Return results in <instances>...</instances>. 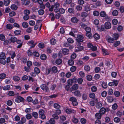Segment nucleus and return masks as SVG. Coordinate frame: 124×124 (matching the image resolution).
Instances as JSON below:
<instances>
[{"instance_id": "f257e3e1", "label": "nucleus", "mask_w": 124, "mask_h": 124, "mask_svg": "<svg viewBox=\"0 0 124 124\" xmlns=\"http://www.w3.org/2000/svg\"><path fill=\"white\" fill-rule=\"evenodd\" d=\"M44 111L43 110H40L39 112V117L42 119H46V116L44 114Z\"/></svg>"}, {"instance_id": "f03ea898", "label": "nucleus", "mask_w": 124, "mask_h": 124, "mask_svg": "<svg viewBox=\"0 0 124 124\" xmlns=\"http://www.w3.org/2000/svg\"><path fill=\"white\" fill-rule=\"evenodd\" d=\"M24 99L23 97L20 96H18L15 99V101L18 103H19L20 102H23L24 101Z\"/></svg>"}, {"instance_id": "7ed1b4c3", "label": "nucleus", "mask_w": 124, "mask_h": 124, "mask_svg": "<svg viewBox=\"0 0 124 124\" xmlns=\"http://www.w3.org/2000/svg\"><path fill=\"white\" fill-rule=\"evenodd\" d=\"M41 88L44 91H45L46 92H49V88L45 84L42 85L40 86Z\"/></svg>"}, {"instance_id": "20e7f679", "label": "nucleus", "mask_w": 124, "mask_h": 124, "mask_svg": "<svg viewBox=\"0 0 124 124\" xmlns=\"http://www.w3.org/2000/svg\"><path fill=\"white\" fill-rule=\"evenodd\" d=\"M84 37L83 36L81 35H78L77 38L76 39V41H80L81 42H83Z\"/></svg>"}, {"instance_id": "39448f33", "label": "nucleus", "mask_w": 124, "mask_h": 124, "mask_svg": "<svg viewBox=\"0 0 124 124\" xmlns=\"http://www.w3.org/2000/svg\"><path fill=\"white\" fill-rule=\"evenodd\" d=\"M104 26L106 29H109L111 27V23L108 22H107L105 23V24Z\"/></svg>"}, {"instance_id": "423d86ee", "label": "nucleus", "mask_w": 124, "mask_h": 124, "mask_svg": "<svg viewBox=\"0 0 124 124\" xmlns=\"http://www.w3.org/2000/svg\"><path fill=\"white\" fill-rule=\"evenodd\" d=\"M73 93L74 95L77 97H80L81 96L80 92L78 90H76Z\"/></svg>"}, {"instance_id": "0eeeda50", "label": "nucleus", "mask_w": 124, "mask_h": 124, "mask_svg": "<svg viewBox=\"0 0 124 124\" xmlns=\"http://www.w3.org/2000/svg\"><path fill=\"white\" fill-rule=\"evenodd\" d=\"M69 52L68 49L66 48H64L62 50V53L65 55L68 54Z\"/></svg>"}, {"instance_id": "6e6552de", "label": "nucleus", "mask_w": 124, "mask_h": 124, "mask_svg": "<svg viewBox=\"0 0 124 124\" xmlns=\"http://www.w3.org/2000/svg\"><path fill=\"white\" fill-rule=\"evenodd\" d=\"M85 10L86 12L89 11L91 10V8L89 4H87L84 7Z\"/></svg>"}, {"instance_id": "1a4fd4ad", "label": "nucleus", "mask_w": 124, "mask_h": 124, "mask_svg": "<svg viewBox=\"0 0 124 124\" xmlns=\"http://www.w3.org/2000/svg\"><path fill=\"white\" fill-rule=\"evenodd\" d=\"M23 1L22 2V4L25 6H27L30 3V1L29 0H23Z\"/></svg>"}, {"instance_id": "9d476101", "label": "nucleus", "mask_w": 124, "mask_h": 124, "mask_svg": "<svg viewBox=\"0 0 124 124\" xmlns=\"http://www.w3.org/2000/svg\"><path fill=\"white\" fill-rule=\"evenodd\" d=\"M16 41L17 44H19L17 46V48H20L22 46V45L21 41L20 40H17H17Z\"/></svg>"}, {"instance_id": "9b49d317", "label": "nucleus", "mask_w": 124, "mask_h": 124, "mask_svg": "<svg viewBox=\"0 0 124 124\" xmlns=\"http://www.w3.org/2000/svg\"><path fill=\"white\" fill-rule=\"evenodd\" d=\"M28 43L31 44L30 45L31 48H33L36 45V44H34V42L33 40L29 41L28 42Z\"/></svg>"}, {"instance_id": "f8f14e48", "label": "nucleus", "mask_w": 124, "mask_h": 124, "mask_svg": "<svg viewBox=\"0 0 124 124\" xmlns=\"http://www.w3.org/2000/svg\"><path fill=\"white\" fill-rule=\"evenodd\" d=\"M71 21L72 22L74 23H76L78 21V20L77 18L73 17L71 18Z\"/></svg>"}, {"instance_id": "ddd939ff", "label": "nucleus", "mask_w": 124, "mask_h": 124, "mask_svg": "<svg viewBox=\"0 0 124 124\" xmlns=\"http://www.w3.org/2000/svg\"><path fill=\"white\" fill-rule=\"evenodd\" d=\"M76 78H73L72 79H69L68 80L67 83L68 85H72L73 82H74V80H75Z\"/></svg>"}, {"instance_id": "4468645a", "label": "nucleus", "mask_w": 124, "mask_h": 124, "mask_svg": "<svg viewBox=\"0 0 124 124\" xmlns=\"http://www.w3.org/2000/svg\"><path fill=\"white\" fill-rule=\"evenodd\" d=\"M62 62V60L60 59H58L55 61L56 64L57 65H60L61 64Z\"/></svg>"}, {"instance_id": "2eb2a0df", "label": "nucleus", "mask_w": 124, "mask_h": 124, "mask_svg": "<svg viewBox=\"0 0 124 124\" xmlns=\"http://www.w3.org/2000/svg\"><path fill=\"white\" fill-rule=\"evenodd\" d=\"M78 88V85L76 84L73 85L71 87V89L72 90H77Z\"/></svg>"}, {"instance_id": "dca6fc26", "label": "nucleus", "mask_w": 124, "mask_h": 124, "mask_svg": "<svg viewBox=\"0 0 124 124\" xmlns=\"http://www.w3.org/2000/svg\"><path fill=\"white\" fill-rule=\"evenodd\" d=\"M49 16L51 18V20L52 21H53L55 19V17L54 16V13H50L49 15Z\"/></svg>"}, {"instance_id": "f3484780", "label": "nucleus", "mask_w": 124, "mask_h": 124, "mask_svg": "<svg viewBox=\"0 0 124 124\" xmlns=\"http://www.w3.org/2000/svg\"><path fill=\"white\" fill-rule=\"evenodd\" d=\"M17 39L16 37H12L10 38L9 40L11 42L14 43L17 40Z\"/></svg>"}, {"instance_id": "a211bd4d", "label": "nucleus", "mask_w": 124, "mask_h": 124, "mask_svg": "<svg viewBox=\"0 0 124 124\" xmlns=\"http://www.w3.org/2000/svg\"><path fill=\"white\" fill-rule=\"evenodd\" d=\"M101 114L100 113H96L95 115L96 118L99 119H100L101 117Z\"/></svg>"}, {"instance_id": "6ab92c4d", "label": "nucleus", "mask_w": 124, "mask_h": 124, "mask_svg": "<svg viewBox=\"0 0 124 124\" xmlns=\"http://www.w3.org/2000/svg\"><path fill=\"white\" fill-rule=\"evenodd\" d=\"M6 76V74L4 73H1L0 74V79H5Z\"/></svg>"}, {"instance_id": "aec40b11", "label": "nucleus", "mask_w": 124, "mask_h": 124, "mask_svg": "<svg viewBox=\"0 0 124 124\" xmlns=\"http://www.w3.org/2000/svg\"><path fill=\"white\" fill-rule=\"evenodd\" d=\"M108 101L109 102H112L113 100V98L111 96H109L107 97Z\"/></svg>"}, {"instance_id": "412c9836", "label": "nucleus", "mask_w": 124, "mask_h": 124, "mask_svg": "<svg viewBox=\"0 0 124 124\" xmlns=\"http://www.w3.org/2000/svg\"><path fill=\"white\" fill-rule=\"evenodd\" d=\"M6 57L5 56V53H2L0 54V59H5Z\"/></svg>"}, {"instance_id": "4be33fe9", "label": "nucleus", "mask_w": 124, "mask_h": 124, "mask_svg": "<svg viewBox=\"0 0 124 124\" xmlns=\"http://www.w3.org/2000/svg\"><path fill=\"white\" fill-rule=\"evenodd\" d=\"M106 109L105 108H102L100 110V112L102 114H104L106 111Z\"/></svg>"}, {"instance_id": "5701e85b", "label": "nucleus", "mask_w": 124, "mask_h": 124, "mask_svg": "<svg viewBox=\"0 0 124 124\" xmlns=\"http://www.w3.org/2000/svg\"><path fill=\"white\" fill-rule=\"evenodd\" d=\"M81 16L83 17H85L88 15L87 13L85 12H82L81 14Z\"/></svg>"}, {"instance_id": "b1692460", "label": "nucleus", "mask_w": 124, "mask_h": 124, "mask_svg": "<svg viewBox=\"0 0 124 124\" xmlns=\"http://www.w3.org/2000/svg\"><path fill=\"white\" fill-rule=\"evenodd\" d=\"M84 69L86 71H89L90 70V67L88 65L85 66L84 67Z\"/></svg>"}, {"instance_id": "393cba45", "label": "nucleus", "mask_w": 124, "mask_h": 124, "mask_svg": "<svg viewBox=\"0 0 124 124\" xmlns=\"http://www.w3.org/2000/svg\"><path fill=\"white\" fill-rule=\"evenodd\" d=\"M22 25L23 27L26 28L28 26V23L26 22H23L22 23Z\"/></svg>"}, {"instance_id": "a878e982", "label": "nucleus", "mask_w": 124, "mask_h": 124, "mask_svg": "<svg viewBox=\"0 0 124 124\" xmlns=\"http://www.w3.org/2000/svg\"><path fill=\"white\" fill-rule=\"evenodd\" d=\"M21 31L20 30H17L15 31L14 33L16 35H20L21 34Z\"/></svg>"}, {"instance_id": "bb28decb", "label": "nucleus", "mask_w": 124, "mask_h": 124, "mask_svg": "<svg viewBox=\"0 0 124 124\" xmlns=\"http://www.w3.org/2000/svg\"><path fill=\"white\" fill-rule=\"evenodd\" d=\"M13 26L12 25L10 24H7L6 26V28L8 29L11 30L13 28Z\"/></svg>"}, {"instance_id": "cd10ccee", "label": "nucleus", "mask_w": 124, "mask_h": 124, "mask_svg": "<svg viewBox=\"0 0 124 124\" xmlns=\"http://www.w3.org/2000/svg\"><path fill=\"white\" fill-rule=\"evenodd\" d=\"M52 70L53 72L54 73H56L58 71L57 67L54 66L52 68Z\"/></svg>"}, {"instance_id": "c85d7f7f", "label": "nucleus", "mask_w": 124, "mask_h": 124, "mask_svg": "<svg viewBox=\"0 0 124 124\" xmlns=\"http://www.w3.org/2000/svg\"><path fill=\"white\" fill-rule=\"evenodd\" d=\"M10 2V0H4V4L6 6H8Z\"/></svg>"}, {"instance_id": "c756f323", "label": "nucleus", "mask_w": 124, "mask_h": 124, "mask_svg": "<svg viewBox=\"0 0 124 124\" xmlns=\"http://www.w3.org/2000/svg\"><path fill=\"white\" fill-rule=\"evenodd\" d=\"M108 42L110 43H112L114 42V39L112 38H108Z\"/></svg>"}, {"instance_id": "7c9ffc66", "label": "nucleus", "mask_w": 124, "mask_h": 124, "mask_svg": "<svg viewBox=\"0 0 124 124\" xmlns=\"http://www.w3.org/2000/svg\"><path fill=\"white\" fill-rule=\"evenodd\" d=\"M40 58L43 60H45L46 59V56L45 54H42L40 56Z\"/></svg>"}, {"instance_id": "2f4dec72", "label": "nucleus", "mask_w": 124, "mask_h": 124, "mask_svg": "<svg viewBox=\"0 0 124 124\" xmlns=\"http://www.w3.org/2000/svg\"><path fill=\"white\" fill-rule=\"evenodd\" d=\"M94 38L96 39H98L100 38L99 35L97 33L93 35Z\"/></svg>"}, {"instance_id": "473e14b6", "label": "nucleus", "mask_w": 124, "mask_h": 124, "mask_svg": "<svg viewBox=\"0 0 124 124\" xmlns=\"http://www.w3.org/2000/svg\"><path fill=\"white\" fill-rule=\"evenodd\" d=\"M77 68L76 67L74 66H72L70 68V70L72 72L75 71L76 70Z\"/></svg>"}, {"instance_id": "72a5a7b5", "label": "nucleus", "mask_w": 124, "mask_h": 124, "mask_svg": "<svg viewBox=\"0 0 124 124\" xmlns=\"http://www.w3.org/2000/svg\"><path fill=\"white\" fill-rule=\"evenodd\" d=\"M32 116L36 118H37L38 117V113L36 112H33L32 114Z\"/></svg>"}, {"instance_id": "f704fd0d", "label": "nucleus", "mask_w": 124, "mask_h": 124, "mask_svg": "<svg viewBox=\"0 0 124 124\" xmlns=\"http://www.w3.org/2000/svg\"><path fill=\"white\" fill-rule=\"evenodd\" d=\"M74 63L73 60H70L68 61V63L70 65L72 66L73 65Z\"/></svg>"}, {"instance_id": "c9c22d12", "label": "nucleus", "mask_w": 124, "mask_h": 124, "mask_svg": "<svg viewBox=\"0 0 124 124\" xmlns=\"http://www.w3.org/2000/svg\"><path fill=\"white\" fill-rule=\"evenodd\" d=\"M102 50L103 54H105V55H108L109 54V53L107 52L106 50L105 49L103 48H102Z\"/></svg>"}, {"instance_id": "e433bc0d", "label": "nucleus", "mask_w": 124, "mask_h": 124, "mask_svg": "<svg viewBox=\"0 0 124 124\" xmlns=\"http://www.w3.org/2000/svg\"><path fill=\"white\" fill-rule=\"evenodd\" d=\"M112 14L114 16H116L118 14V11L116 10H114L113 11Z\"/></svg>"}, {"instance_id": "4c0bfd02", "label": "nucleus", "mask_w": 124, "mask_h": 124, "mask_svg": "<svg viewBox=\"0 0 124 124\" xmlns=\"http://www.w3.org/2000/svg\"><path fill=\"white\" fill-rule=\"evenodd\" d=\"M50 42L51 44L54 45L55 44L56 41L55 39H52L50 40Z\"/></svg>"}, {"instance_id": "58836bf2", "label": "nucleus", "mask_w": 124, "mask_h": 124, "mask_svg": "<svg viewBox=\"0 0 124 124\" xmlns=\"http://www.w3.org/2000/svg\"><path fill=\"white\" fill-rule=\"evenodd\" d=\"M11 8L13 10H16L17 9V7L16 5L15 4H13L11 5Z\"/></svg>"}, {"instance_id": "ea45409f", "label": "nucleus", "mask_w": 124, "mask_h": 124, "mask_svg": "<svg viewBox=\"0 0 124 124\" xmlns=\"http://www.w3.org/2000/svg\"><path fill=\"white\" fill-rule=\"evenodd\" d=\"M54 107L57 109H59L61 107L57 103H55L54 104Z\"/></svg>"}, {"instance_id": "a19ab883", "label": "nucleus", "mask_w": 124, "mask_h": 124, "mask_svg": "<svg viewBox=\"0 0 124 124\" xmlns=\"http://www.w3.org/2000/svg\"><path fill=\"white\" fill-rule=\"evenodd\" d=\"M10 86L9 85H7L4 86L3 89L5 90H8L10 89Z\"/></svg>"}, {"instance_id": "79ce46f5", "label": "nucleus", "mask_w": 124, "mask_h": 124, "mask_svg": "<svg viewBox=\"0 0 124 124\" xmlns=\"http://www.w3.org/2000/svg\"><path fill=\"white\" fill-rule=\"evenodd\" d=\"M93 14L94 16H98L99 14V12L98 11H95L93 12Z\"/></svg>"}, {"instance_id": "37998d69", "label": "nucleus", "mask_w": 124, "mask_h": 124, "mask_svg": "<svg viewBox=\"0 0 124 124\" xmlns=\"http://www.w3.org/2000/svg\"><path fill=\"white\" fill-rule=\"evenodd\" d=\"M49 122L51 124H54L55 123V121L54 118H51Z\"/></svg>"}, {"instance_id": "c03bdc74", "label": "nucleus", "mask_w": 124, "mask_h": 124, "mask_svg": "<svg viewBox=\"0 0 124 124\" xmlns=\"http://www.w3.org/2000/svg\"><path fill=\"white\" fill-rule=\"evenodd\" d=\"M96 106L97 108H100L102 106V104L98 102L96 104Z\"/></svg>"}, {"instance_id": "a18cd8bd", "label": "nucleus", "mask_w": 124, "mask_h": 124, "mask_svg": "<svg viewBox=\"0 0 124 124\" xmlns=\"http://www.w3.org/2000/svg\"><path fill=\"white\" fill-rule=\"evenodd\" d=\"M106 15L105 12L103 11H101L100 13V16L102 17H104Z\"/></svg>"}, {"instance_id": "49530a36", "label": "nucleus", "mask_w": 124, "mask_h": 124, "mask_svg": "<svg viewBox=\"0 0 124 124\" xmlns=\"http://www.w3.org/2000/svg\"><path fill=\"white\" fill-rule=\"evenodd\" d=\"M69 100L70 101H72V102H73L77 101L76 98L74 97H72L70 98Z\"/></svg>"}, {"instance_id": "de8ad7c7", "label": "nucleus", "mask_w": 124, "mask_h": 124, "mask_svg": "<svg viewBox=\"0 0 124 124\" xmlns=\"http://www.w3.org/2000/svg\"><path fill=\"white\" fill-rule=\"evenodd\" d=\"M38 13L40 15H42L44 14V11L42 9H40L38 11Z\"/></svg>"}, {"instance_id": "09e8293b", "label": "nucleus", "mask_w": 124, "mask_h": 124, "mask_svg": "<svg viewBox=\"0 0 124 124\" xmlns=\"http://www.w3.org/2000/svg\"><path fill=\"white\" fill-rule=\"evenodd\" d=\"M38 46L39 48H43L44 47V44L43 43H39V44Z\"/></svg>"}, {"instance_id": "8fccbe9b", "label": "nucleus", "mask_w": 124, "mask_h": 124, "mask_svg": "<svg viewBox=\"0 0 124 124\" xmlns=\"http://www.w3.org/2000/svg\"><path fill=\"white\" fill-rule=\"evenodd\" d=\"M5 59H0V62L2 64L4 65L6 63Z\"/></svg>"}, {"instance_id": "3c124183", "label": "nucleus", "mask_w": 124, "mask_h": 124, "mask_svg": "<svg viewBox=\"0 0 124 124\" xmlns=\"http://www.w3.org/2000/svg\"><path fill=\"white\" fill-rule=\"evenodd\" d=\"M101 85L102 87L104 88H107V83L104 82H102Z\"/></svg>"}, {"instance_id": "603ef678", "label": "nucleus", "mask_w": 124, "mask_h": 124, "mask_svg": "<svg viewBox=\"0 0 124 124\" xmlns=\"http://www.w3.org/2000/svg\"><path fill=\"white\" fill-rule=\"evenodd\" d=\"M30 13V11L27 9L24 10V14L26 15H28Z\"/></svg>"}, {"instance_id": "864d4df0", "label": "nucleus", "mask_w": 124, "mask_h": 124, "mask_svg": "<svg viewBox=\"0 0 124 124\" xmlns=\"http://www.w3.org/2000/svg\"><path fill=\"white\" fill-rule=\"evenodd\" d=\"M85 30L86 32V33L91 32V28L88 27H86L85 28Z\"/></svg>"}, {"instance_id": "5fc2aeb1", "label": "nucleus", "mask_w": 124, "mask_h": 124, "mask_svg": "<svg viewBox=\"0 0 124 124\" xmlns=\"http://www.w3.org/2000/svg\"><path fill=\"white\" fill-rule=\"evenodd\" d=\"M32 54L34 56L37 57H38L39 55V53L38 52H33Z\"/></svg>"}, {"instance_id": "6e6d98bb", "label": "nucleus", "mask_w": 124, "mask_h": 124, "mask_svg": "<svg viewBox=\"0 0 124 124\" xmlns=\"http://www.w3.org/2000/svg\"><path fill=\"white\" fill-rule=\"evenodd\" d=\"M80 121L82 124H85L86 122V120L85 119L82 118L81 119Z\"/></svg>"}, {"instance_id": "4d7b16f0", "label": "nucleus", "mask_w": 124, "mask_h": 124, "mask_svg": "<svg viewBox=\"0 0 124 124\" xmlns=\"http://www.w3.org/2000/svg\"><path fill=\"white\" fill-rule=\"evenodd\" d=\"M77 55L76 54L73 53L71 56V58L72 59H74L76 57Z\"/></svg>"}, {"instance_id": "13d9d810", "label": "nucleus", "mask_w": 124, "mask_h": 124, "mask_svg": "<svg viewBox=\"0 0 124 124\" xmlns=\"http://www.w3.org/2000/svg\"><path fill=\"white\" fill-rule=\"evenodd\" d=\"M34 71L36 73H39L40 72L39 69L37 67H35L34 69Z\"/></svg>"}, {"instance_id": "bf43d9fd", "label": "nucleus", "mask_w": 124, "mask_h": 124, "mask_svg": "<svg viewBox=\"0 0 124 124\" xmlns=\"http://www.w3.org/2000/svg\"><path fill=\"white\" fill-rule=\"evenodd\" d=\"M117 107L118 106L117 104L116 103H115L112 105V108L113 109L115 110L117 108Z\"/></svg>"}, {"instance_id": "052dcab7", "label": "nucleus", "mask_w": 124, "mask_h": 124, "mask_svg": "<svg viewBox=\"0 0 124 124\" xmlns=\"http://www.w3.org/2000/svg\"><path fill=\"white\" fill-rule=\"evenodd\" d=\"M67 40L69 43H72L74 42L73 40L71 38H69L67 39Z\"/></svg>"}, {"instance_id": "680f3d73", "label": "nucleus", "mask_w": 124, "mask_h": 124, "mask_svg": "<svg viewBox=\"0 0 124 124\" xmlns=\"http://www.w3.org/2000/svg\"><path fill=\"white\" fill-rule=\"evenodd\" d=\"M74 11V10L73 8H70L68 9V11L71 13H73Z\"/></svg>"}, {"instance_id": "e2e57ef3", "label": "nucleus", "mask_w": 124, "mask_h": 124, "mask_svg": "<svg viewBox=\"0 0 124 124\" xmlns=\"http://www.w3.org/2000/svg\"><path fill=\"white\" fill-rule=\"evenodd\" d=\"M91 89L92 92H95L97 91V88L96 86H94L92 87Z\"/></svg>"}, {"instance_id": "0e129e2a", "label": "nucleus", "mask_w": 124, "mask_h": 124, "mask_svg": "<svg viewBox=\"0 0 124 124\" xmlns=\"http://www.w3.org/2000/svg\"><path fill=\"white\" fill-rule=\"evenodd\" d=\"M14 80L16 81H18L20 79V78L18 77L15 76L13 77Z\"/></svg>"}, {"instance_id": "69168bd1", "label": "nucleus", "mask_w": 124, "mask_h": 124, "mask_svg": "<svg viewBox=\"0 0 124 124\" xmlns=\"http://www.w3.org/2000/svg\"><path fill=\"white\" fill-rule=\"evenodd\" d=\"M54 8H58L59 6V5L58 3H56L53 5Z\"/></svg>"}, {"instance_id": "338daca9", "label": "nucleus", "mask_w": 124, "mask_h": 124, "mask_svg": "<svg viewBox=\"0 0 124 124\" xmlns=\"http://www.w3.org/2000/svg\"><path fill=\"white\" fill-rule=\"evenodd\" d=\"M85 2L83 0H78V3L80 5H82Z\"/></svg>"}, {"instance_id": "774afa93", "label": "nucleus", "mask_w": 124, "mask_h": 124, "mask_svg": "<svg viewBox=\"0 0 124 124\" xmlns=\"http://www.w3.org/2000/svg\"><path fill=\"white\" fill-rule=\"evenodd\" d=\"M120 43V42L119 41H117L114 44V45L115 47L119 45Z\"/></svg>"}]
</instances>
